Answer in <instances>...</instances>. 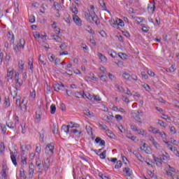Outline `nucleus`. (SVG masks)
Masks as SVG:
<instances>
[{
  "instance_id": "nucleus-1",
  "label": "nucleus",
  "mask_w": 179,
  "mask_h": 179,
  "mask_svg": "<svg viewBox=\"0 0 179 179\" xmlns=\"http://www.w3.org/2000/svg\"><path fill=\"white\" fill-rule=\"evenodd\" d=\"M26 44V41L24 39L21 38L19 41V43L15 45L13 48L14 51L15 52H19L20 50H24V45Z\"/></svg>"
},
{
  "instance_id": "nucleus-2",
  "label": "nucleus",
  "mask_w": 179,
  "mask_h": 179,
  "mask_svg": "<svg viewBox=\"0 0 179 179\" xmlns=\"http://www.w3.org/2000/svg\"><path fill=\"white\" fill-rule=\"evenodd\" d=\"M7 38H8V41H10V43L13 44V43H15V35H13V32L8 31L7 33Z\"/></svg>"
},
{
  "instance_id": "nucleus-3",
  "label": "nucleus",
  "mask_w": 179,
  "mask_h": 179,
  "mask_svg": "<svg viewBox=\"0 0 179 179\" xmlns=\"http://www.w3.org/2000/svg\"><path fill=\"white\" fill-rule=\"evenodd\" d=\"M49 152L52 155L54 153V144L50 143L45 148V153H49Z\"/></svg>"
},
{
  "instance_id": "nucleus-4",
  "label": "nucleus",
  "mask_w": 179,
  "mask_h": 179,
  "mask_svg": "<svg viewBox=\"0 0 179 179\" xmlns=\"http://www.w3.org/2000/svg\"><path fill=\"white\" fill-rule=\"evenodd\" d=\"M85 19L89 23H92V20L93 19V15L90 13V10H87L85 13Z\"/></svg>"
},
{
  "instance_id": "nucleus-5",
  "label": "nucleus",
  "mask_w": 179,
  "mask_h": 179,
  "mask_svg": "<svg viewBox=\"0 0 179 179\" xmlns=\"http://www.w3.org/2000/svg\"><path fill=\"white\" fill-rule=\"evenodd\" d=\"M73 22L77 26H82V20L79 18V16L74 15L73 17Z\"/></svg>"
},
{
  "instance_id": "nucleus-6",
  "label": "nucleus",
  "mask_w": 179,
  "mask_h": 179,
  "mask_svg": "<svg viewBox=\"0 0 179 179\" xmlns=\"http://www.w3.org/2000/svg\"><path fill=\"white\" fill-rule=\"evenodd\" d=\"M10 155L11 161L14 164V166H17V159H16V155H15V152H10Z\"/></svg>"
},
{
  "instance_id": "nucleus-7",
  "label": "nucleus",
  "mask_w": 179,
  "mask_h": 179,
  "mask_svg": "<svg viewBox=\"0 0 179 179\" xmlns=\"http://www.w3.org/2000/svg\"><path fill=\"white\" fill-rule=\"evenodd\" d=\"M155 9H156V6L155 5V1H153V2L148 4V10H151V13L153 14Z\"/></svg>"
},
{
  "instance_id": "nucleus-8",
  "label": "nucleus",
  "mask_w": 179,
  "mask_h": 179,
  "mask_svg": "<svg viewBox=\"0 0 179 179\" xmlns=\"http://www.w3.org/2000/svg\"><path fill=\"white\" fill-rule=\"evenodd\" d=\"M36 166L38 167V170L43 171L44 169V162L41 159L36 160Z\"/></svg>"
},
{
  "instance_id": "nucleus-9",
  "label": "nucleus",
  "mask_w": 179,
  "mask_h": 179,
  "mask_svg": "<svg viewBox=\"0 0 179 179\" xmlns=\"http://www.w3.org/2000/svg\"><path fill=\"white\" fill-rule=\"evenodd\" d=\"M149 140L150 141L153 146H155V148H156L157 149H158V148H160V145L156 141V140H155V138L151 136L150 137Z\"/></svg>"
},
{
  "instance_id": "nucleus-10",
  "label": "nucleus",
  "mask_w": 179,
  "mask_h": 179,
  "mask_svg": "<svg viewBox=\"0 0 179 179\" xmlns=\"http://www.w3.org/2000/svg\"><path fill=\"white\" fill-rule=\"evenodd\" d=\"M92 16V23H93V22H94V23L98 25L100 24V22H99V17H97V15H96V13H94V14Z\"/></svg>"
},
{
  "instance_id": "nucleus-11",
  "label": "nucleus",
  "mask_w": 179,
  "mask_h": 179,
  "mask_svg": "<svg viewBox=\"0 0 179 179\" xmlns=\"http://www.w3.org/2000/svg\"><path fill=\"white\" fill-rule=\"evenodd\" d=\"M20 107L22 113H26V111H27V106H26V103H24V99H22V104Z\"/></svg>"
},
{
  "instance_id": "nucleus-12",
  "label": "nucleus",
  "mask_w": 179,
  "mask_h": 179,
  "mask_svg": "<svg viewBox=\"0 0 179 179\" xmlns=\"http://www.w3.org/2000/svg\"><path fill=\"white\" fill-rule=\"evenodd\" d=\"M53 87L55 90V92H59V90H61V89H62V87H64V85H59L58 83L54 84L53 85Z\"/></svg>"
},
{
  "instance_id": "nucleus-13",
  "label": "nucleus",
  "mask_w": 179,
  "mask_h": 179,
  "mask_svg": "<svg viewBox=\"0 0 179 179\" xmlns=\"http://www.w3.org/2000/svg\"><path fill=\"white\" fill-rule=\"evenodd\" d=\"M69 128H71V125L64 124L62 127V130L66 132V134H69Z\"/></svg>"
},
{
  "instance_id": "nucleus-14",
  "label": "nucleus",
  "mask_w": 179,
  "mask_h": 179,
  "mask_svg": "<svg viewBox=\"0 0 179 179\" xmlns=\"http://www.w3.org/2000/svg\"><path fill=\"white\" fill-rule=\"evenodd\" d=\"M83 113L85 115H87V117H89L90 118L93 116V113L91 112L89 109H85L83 110Z\"/></svg>"
},
{
  "instance_id": "nucleus-15",
  "label": "nucleus",
  "mask_w": 179,
  "mask_h": 179,
  "mask_svg": "<svg viewBox=\"0 0 179 179\" xmlns=\"http://www.w3.org/2000/svg\"><path fill=\"white\" fill-rule=\"evenodd\" d=\"M122 78H124L125 80H129V82H131V76L129 73L127 72L123 73Z\"/></svg>"
},
{
  "instance_id": "nucleus-16",
  "label": "nucleus",
  "mask_w": 179,
  "mask_h": 179,
  "mask_svg": "<svg viewBox=\"0 0 179 179\" xmlns=\"http://www.w3.org/2000/svg\"><path fill=\"white\" fill-rule=\"evenodd\" d=\"M148 131L149 132H152V134H159V130L153 127H150Z\"/></svg>"
},
{
  "instance_id": "nucleus-17",
  "label": "nucleus",
  "mask_w": 179,
  "mask_h": 179,
  "mask_svg": "<svg viewBox=\"0 0 179 179\" xmlns=\"http://www.w3.org/2000/svg\"><path fill=\"white\" fill-rule=\"evenodd\" d=\"M98 57H99V59H101V62H107V57H106V56H104L103 54L98 53Z\"/></svg>"
},
{
  "instance_id": "nucleus-18",
  "label": "nucleus",
  "mask_w": 179,
  "mask_h": 179,
  "mask_svg": "<svg viewBox=\"0 0 179 179\" xmlns=\"http://www.w3.org/2000/svg\"><path fill=\"white\" fill-rule=\"evenodd\" d=\"M29 176H33V174H34V165H33V164H29Z\"/></svg>"
},
{
  "instance_id": "nucleus-19",
  "label": "nucleus",
  "mask_w": 179,
  "mask_h": 179,
  "mask_svg": "<svg viewBox=\"0 0 179 179\" xmlns=\"http://www.w3.org/2000/svg\"><path fill=\"white\" fill-rule=\"evenodd\" d=\"M51 37H52L53 40L57 43H61L62 41V39L58 35H51Z\"/></svg>"
},
{
  "instance_id": "nucleus-20",
  "label": "nucleus",
  "mask_w": 179,
  "mask_h": 179,
  "mask_svg": "<svg viewBox=\"0 0 179 179\" xmlns=\"http://www.w3.org/2000/svg\"><path fill=\"white\" fill-rule=\"evenodd\" d=\"M154 160L157 164V166H162V160L160 159V157H154Z\"/></svg>"
},
{
  "instance_id": "nucleus-21",
  "label": "nucleus",
  "mask_w": 179,
  "mask_h": 179,
  "mask_svg": "<svg viewBox=\"0 0 179 179\" xmlns=\"http://www.w3.org/2000/svg\"><path fill=\"white\" fill-rule=\"evenodd\" d=\"M115 87H116V89L118 90V92H120V93L125 92V90H124V88H122V87L120 86V85L118 84H116L115 85Z\"/></svg>"
},
{
  "instance_id": "nucleus-22",
  "label": "nucleus",
  "mask_w": 179,
  "mask_h": 179,
  "mask_svg": "<svg viewBox=\"0 0 179 179\" xmlns=\"http://www.w3.org/2000/svg\"><path fill=\"white\" fill-rule=\"evenodd\" d=\"M53 5H54V7L55 8L57 11L61 10V8H62L61 6V4H59V3L55 1Z\"/></svg>"
},
{
  "instance_id": "nucleus-23",
  "label": "nucleus",
  "mask_w": 179,
  "mask_h": 179,
  "mask_svg": "<svg viewBox=\"0 0 179 179\" xmlns=\"http://www.w3.org/2000/svg\"><path fill=\"white\" fill-rule=\"evenodd\" d=\"M116 23H117L119 26H121V27H124V21H122L121 19L117 18Z\"/></svg>"
},
{
  "instance_id": "nucleus-24",
  "label": "nucleus",
  "mask_w": 179,
  "mask_h": 179,
  "mask_svg": "<svg viewBox=\"0 0 179 179\" xmlns=\"http://www.w3.org/2000/svg\"><path fill=\"white\" fill-rule=\"evenodd\" d=\"M55 111H57V107L55 106V105L52 104L50 106V113L55 114Z\"/></svg>"
},
{
  "instance_id": "nucleus-25",
  "label": "nucleus",
  "mask_w": 179,
  "mask_h": 179,
  "mask_svg": "<svg viewBox=\"0 0 179 179\" xmlns=\"http://www.w3.org/2000/svg\"><path fill=\"white\" fill-rule=\"evenodd\" d=\"M22 106V102L20 101V98H17L15 101V107L19 108Z\"/></svg>"
},
{
  "instance_id": "nucleus-26",
  "label": "nucleus",
  "mask_w": 179,
  "mask_h": 179,
  "mask_svg": "<svg viewBox=\"0 0 179 179\" xmlns=\"http://www.w3.org/2000/svg\"><path fill=\"white\" fill-rule=\"evenodd\" d=\"M18 66H19V69L20 71H22L23 69H24V63H23V61L22 60H20L18 62Z\"/></svg>"
},
{
  "instance_id": "nucleus-27",
  "label": "nucleus",
  "mask_w": 179,
  "mask_h": 179,
  "mask_svg": "<svg viewBox=\"0 0 179 179\" xmlns=\"http://www.w3.org/2000/svg\"><path fill=\"white\" fill-rule=\"evenodd\" d=\"M169 129L172 135H176V134H177V131H176V127H174V126L169 127Z\"/></svg>"
},
{
  "instance_id": "nucleus-28",
  "label": "nucleus",
  "mask_w": 179,
  "mask_h": 179,
  "mask_svg": "<svg viewBox=\"0 0 179 179\" xmlns=\"http://www.w3.org/2000/svg\"><path fill=\"white\" fill-rule=\"evenodd\" d=\"M3 152H5V143L1 142L0 143V153H3Z\"/></svg>"
},
{
  "instance_id": "nucleus-29",
  "label": "nucleus",
  "mask_w": 179,
  "mask_h": 179,
  "mask_svg": "<svg viewBox=\"0 0 179 179\" xmlns=\"http://www.w3.org/2000/svg\"><path fill=\"white\" fill-rule=\"evenodd\" d=\"M47 170H48V167H50V159L47 158L45 161V164L43 165Z\"/></svg>"
},
{
  "instance_id": "nucleus-30",
  "label": "nucleus",
  "mask_w": 179,
  "mask_h": 179,
  "mask_svg": "<svg viewBox=\"0 0 179 179\" xmlns=\"http://www.w3.org/2000/svg\"><path fill=\"white\" fill-rule=\"evenodd\" d=\"M21 164L26 166L27 164V158L24 157H21Z\"/></svg>"
},
{
  "instance_id": "nucleus-31",
  "label": "nucleus",
  "mask_w": 179,
  "mask_h": 179,
  "mask_svg": "<svg viewBox=\"0 0 179 179\" xmlns=\"http://www.w3.org/2000/svg\"><path fill=\"white\" fill-rule=\"evenodd\" d=\"M123 171H125L128 177H131V169H129V168H124Z\"/></svg>"
},
{
  "instance_id": "nucleus-32",
  "label": "nucleus",
  "mask_w": 179,
  "mask_h": 179,
  "mask_svg": "<svg viewBox=\"0 0 179 179\" xmlns=\"http://www.w3.org/2000/svg\"><path fill=\"white\" fill-rule=\"evenodd\" d=\"M4 104L7 108L10 106V101H9V98H5Z\"/></svg>"
},
{
  "instance_id": "nucleus-33",
  "label": "nucleus",
  "mask_w": 179,
  "mask_h": 179,
  "mask_svg": "<svg viewBox=\"0 0 179 179\" xmlns=\"http://www.w3.org/2000/svg\"><path fill=\"white\" fill-rule=\"evenodd\" d=\"M99 5L101 6L102 10L107 11V6H106V3H104V1L99 3Z\"/></svg>"
},
{
  "instance_id": "nucleus-34",
  "label": "nucleus",
  "mask_w": 179,
  "mask_h": 179,
  "mask_svg": "<svg viewBox=\"0 0 179 179\" xmlns=\"http://www.w3.org/2000/svg\"><path fill=\"white\" fill-rule=\"evenodd\" d=\"M122 166V162L121 161H117L115 166V169H121Z\"/></svg>"
},
{
  "instance_id": "nucleus-35",
  "label": "nucleus",
  "mask_w": 179,
  "mask_h": 179,
  "mask_svg": "<svg viewBox=\"0 0 179 179\" xmlns=\"http://www.w3.org/2000/svg\"><path fill=\"white\" fill-rule=\"evenodd\" d=\"M29 98L31 100H34L36 99V91L34 90L33 92H31L29 94Z\"/></svg>"
},
{
  "instance_id": "nucleus-36",
  "label": "nucleus",
  "mask_w": 179,
  "mask_h": 179,
  "mask_svg": "<svg viewBox=\"0 0 179 179\" xmlns=\"http://www.w3.org/2000/svg\"><path fill=\"white\" fill-rule=\"evenodd\" d=\"M160 135L161 138H162L164 142H165V141H166V133H164V131L162 132H160L159 133H157Z\"/></svg>"
},
{
  "instance_id": "nucleus-37",
  "label": "nucleus",
  "mask_w": 179,
  "mask_h": 179,
  "mask_svg": "<svg viewBox=\"0 0 179 179\" xmlns=\"http://www.w3.org/2000/svg\"><path fill=\"white\" fill-rule=\"evenodd\" d=\"M40 141L41 142H44V130H41L40 132Z\"/></svg>"
},
{
  "instance_id": "nucleus-38",
  "label": "nucleus",
  "mask_w": 179,
  "mask_h": 179,
  "mask_svg": "<svg viewBox=\"0 0 179 179\" xmlns=\"http://www.w3.org/2000/svg\"><path fill=\"white\" fill-rule=\"evenodd\" d=\"M48 59L50 61V62H52L55 59V56L50 53L48 55Z\"/></svg>"
},
{
  "instance_id": "nucleus-39",
  "label": "nucleus",
  "mask_w": 179,
  "mask_h": 179,
  "mask_svg": "<svg viewBox=\"0 0 179 179\" xmlns=\"http://www.w3.org/2000/svg\"><path fill=\"white\" fill-rule=\"evenodd\" d=\"M118 56L120 57V58H121V59H125L127 58V54L123 52H120L118 54Z\"/></svg>"
},
{
  "instance_id": "nucleus-40",
  "label": "nucleus",
  "mask_w": 179,
  "mask_h": 179,
  "mask_svg": "<svg viewBox=\"0 0 179 179\" xmlns=\"http://www.w3.org/2000/svg\"><path fill=\"white\" fill-rule=\"evenodd\" d=\"M6 125L8 128H10L11 129H13V128H15V125H13V122H8L6 123Z\"/></svg>"
},
{
  "instance_id": "nucleus-41",
  "label": "nucleus",
  "mask_w": 179,
  "mask_h": 179,
  "mask_svg": "<svg viewBox=\"0 0 179 179\" xmlns=\"http://www.w3.org/2000/svg\"><path fill=\"white\" fill-rule=\"evenodd\" d=\"M99 79H101L102 82H107L108 77L107 76L101 75V76H99Z\"/></svg>"
},
{
  "instance_id": "nucleus-42",
  "label": "nucleus",
  "mask_w": 179,
  "mask_h": 179,
  "mask_svg": "<svg viewBox=\"0 0 179 179\" xmlns=\"http://www.w3.org/2000/svg\"><path fill=\"white\" fill-rule=\"evenodd\" d=\"M1 129L5 135L6 134V126H5V124H1Z\"/></svg>"
},
{
  "instance_id": "nucleus-43",
  "label": "nucleus",
  "mask_w": 179,
  "mask_h": 179,
  "mask_svg": "<svg viewBox=\"0 0 179 179\" xmlns=\"http://www.w3.org/2000/svg\"><path fill=\"white\" fill-rule=\"evenodd\" d=\"M29 22L30 23H34V22H36V17H34L33 15L29 16Z\"/></svg>"
},
{
  "instance_id": "nucleus-44",
  "label": "nucleus",
  "mask_w": 179,
  "mask_h": 179,
  "mask_svg": "<svg viewBox=\"0 0 179 179\" xmlns=\"http://www.w3.org/2000/svg\"><path fill=\"white\" fill-rule=\"evenodd\" d=\"M13 76V71H10L7 72V77L10 78V79H12Z\"/></svg>"
},
{
  "instance_id": "nucleus-45",
  "label": "nucleus",
  "mask_w": 179,
  "mask_h": 179,
  "mask_svg": "<svg viewBox=\"0 0 179 179\" xmlns=\"http://www.w3.org/2000/svg\"><path fill=\"white\" fill-rule=\"evenodd\" d=\"M15 87H20V86H22V83L19 82V78H17V80H15Z\"/></svg>"
},
{
  "instance_id": "nucleus-46",
  "label": "nucleus",
  "mask_w": 179,
  "mask_h": 179,
  "mask_svg": "<svg viewBox=\"0 0 179 179\" xmlns=\"http://www.w3.org/2000/svg\"><path fill=\"white\" fill-rule=\"evenodd\" d=\"M71 12H72L73 13H74V15H78V13L79 11H78V8H76V7H73V8H71Z\"/></svg>"
},
{
  "instance_id": "nucleus-47",
  "label": "nucleus",
  "mask_w": 179,
  "mask_h": 179,
  "mask_svg": "<svg viewBox=\"0 0 179 179\" xmlns=\"http://www.w3.org/2000/svg\"><path fill=\"white\" fill-rule=\"evenodd\" d=\"M108 76L110 80H115V76L114 75L111 74V73H108Z\"/></svg>"
},
{
  "instance_id": "nucleus-48",
  "label": "nucleus",
  "mask_w": 179,
  "mask_h": 179,
  "mask_svg": "<svg viewBox=\"0 0 179 179\" xmlns=\"http://www.w3.org/2000/svg\"><path fill=\"white\" fill-rule=\"evenodd\" d=\"M134 155H136V157H137L138 160H141V159H142V155H141L139 152H134Z\"/></svg>"
},
{
  "instance_id": "nucleus-49",
  "label": "nucleus",
  "mask_w": 179,
  "mask_h": 179,
  "mask_svg": "<svg viewBox=\"0 0 179 179\" xmlns=\"http://www.w3.org/2000/svg\"><path fill=\"white\" fill-rule=\"evenodd\" d=\"M159 159H161V162H164L165 160H167V156L164 155H160Z\"/></svg>"
},
{
  "instance_id": "nucleus-50",
  "label": "nucleus",
  "mask_w": 179,
  "mask_h": 179,
  "mask_svg": "<svg viewBox=\"0 0 179 179\" xmlns=\"http://www.w3.org/2000/svg\"><path fill=\"white\" fill-rule=\"evenodd\" d=\"M99 127L103 131H107V129H107V125H106V124H101L99 123Z\"/></svg>"
},
{
  "instance_id": "nucleus-51",
  "label": "nucleus",
  "mask_w": 179,
  "mask_h": 179,
  "mask_svg": "<svg viewBox=\"0 0 179 179\" xmlns=\"http://www.w3.org/2000/svg\"><path fill=\"white\" fill-rule=\"evenodd\" d=\"M131 129H132V131H134V132H137L138 131V128L136 127V125L135 124L131 125Z\"/></svg>"
},
{
  "instance_id": "nucleus-52",
  "label": "nucleus",
  "mask_w": 179,
  "mask_h": 179,
  "mask_svg": "<svg viewBox=\"0 0 179 179\" xmlns=\"http://www.w3.org/2000/svg\"><path fill=\"white\" fill-rule=\"evenodd\" d=\"M36 153H38V155H40V153H41V146H40V145H36Z\"/></svg>"
},
{
  "instance_id": "nucleus-53",
  "label": "nucleus",
  "mask_w": 179,
  "mask_h": 179,
  "mask_svg": "<svg viewBox=\"0 0 179 179\" xmlns=\"http://www.w3.org/2000/svg\"><path fill=\"white\" fill-rule=\"evenodd\" d=\"M110 24H111V26H113V27H115V29H118V27L120 25H118V23L116 22H113V24H111V22H110Z\"/></svg>"
},
{
  "instance_id": "nucleus-54",
  "label": "nucleus",
  "mask_w": 179,
  "mask_h": 179,
  "mask_svg": "<svg viewBox=\"0 0 179 179\" xmlns=\"http://www.w3.org/2000/svg\"><path fill=\"white\" fill-rule=\"evenodd\" d=\"M71 20H72V19L71 18V16L67 15L65 17V22H66V23H71Z\"/></svg>"
},
{
  "instance_id": "nucleus-55",
  "label": "nucleus",
  "mask_w": 179,
  "mask_h": 179,
  "mask_svg": "<svg viewBox=\"0 0 179 179\" xmlns=\"http://www.w3.org/2000/svg\"><path fill=\"white\" fill-rule=\"evenodd\" d=\"M106 121H107V122H113V117L111 116H106Z\"/></svg>"
},
{
  "instance_id": "nucleus-56",
  "label": "nucleus",
  "mask_w": 179,
  "mask_h": 179,
  "mask_svg": "<svg viewBox=\"0 0 179 179\" xmlns=\"http://www.w3.org/2000/svg\"><path fill=\"white\" fill-rule=\"evenodd\" d=\"M75 95L77 99H80V97H83V94H80V92H76Z\"/></svg>"
},
{
  "instance_id": "nucleus-57",
  "label": "nucleus",
  "mask_w": 179,
  "mask_h": 179,
  "mask_svg": "<svg viewBox=\"0 0 179 179\" xmlns=\"http://www.w3.org/2000/svg\"><path fill=\"white\" fill-rule=\"evenodd\" d=\"M141 76L144 78V79H148L149 78L145 71L141 72Z\"/></svg>"
},
{
  "instance_id": "nucleus-58",
  "label": "nucleus",
  "mask_w": 179,
  "mask_h": 179,
  "mask_svg": "<svg viewBox=\"0 0 179 179\" xmlns=\"http://www.w3.org/2000/svg\"><path fill=\"white\" fill-rule=\"evenodd\" d=\"M134 120H136V121H138V122H141V119L139 115H134Z\"/></svg>"
},
{
  "instance_id": "nucleus-59",
  "label": "nucleus",
  "mask_w": 179,
  "mask_h": 179,
  "mask_svg": "<svg viewBox=\"0 0 179 179\" xmlns=\"http://www.w3.org/2000/svg\"><path fill=\"white\" fill-rule=\"evenodd\" d=\"M122 100H123L124 103H129V99L125 96H122Z\"/></svg>"
},
{
  "instance_id": "nucleus-60",
  "label": "nucleus",
  "mask_w": 179,
  "mask_h": 179,
  "mask_svg": "<svg viewBox=\"0 0 179 179\" xmlns=\"http://www.w3.org/2000/svg\"><path fill=\"white\" fill-rule=\"evenodd\" d=\"M106 150H104L102 153L100 154V157L101 159H106Z\"/></svg>"
},
{
  "instance_id": "nucleus-61",
  "label": "nucleus",
  "mask_w": 179,
  "mask_h": 179,
  "mask_svg": "<svg viewBox=\"0 0 179 179\" xmlns=\"http://www.w3.org/2000/svg\"><path fill=\"white\" fill-rule=\"evenodd\" d=\"M158 124L160 125V127H166V123L163 122L162 120H158Z\"/></svg>"
},
{
  "instance_id": "nucleus-62",
  "label": "nucleus",
  "mask_w": 179,
  "mask_h": 179,
  "mask_svg": "<svg viewBox=\"0 0 179 179\" xmlns=\"http://www.w3.org/2000/svg\"><path fill=\"white\" fill-rule=\"evenodd\" d=\"M171 72H176V64H173L170 68Z\"/></svg>"
},
{
  "instance_id": "nucleus-63",
  "label": "nucleus",
  "mask_w": 179,
  "mask_h": 179,
  "mask_svg": "<svg viewBox=\"0 0 179 179\" xmlns=\"http://www.w3.org/2000/svg\"><path fill=\"white\" fill-rule=\"evenodd\" d=\"M6 61L7 62H9V61H10V54L6 53Z\"/></svg>"
},
{
  "instance_id": "nucleus-64",
  "label": "nucleus",
  "mask_w": 179,
  "mask_h": 179,
  "mask_svg": "<svg viewBox=\"0 0 179 179\" xmlns=\"http://www.w3.org/2000/svg\"><path fill=\"white\" fill-rule=\"evenodd\" d=\"M87 132L88 135H93V131H92L91 127H88L87 129Z\"/></svg>"
}]
</instances>
